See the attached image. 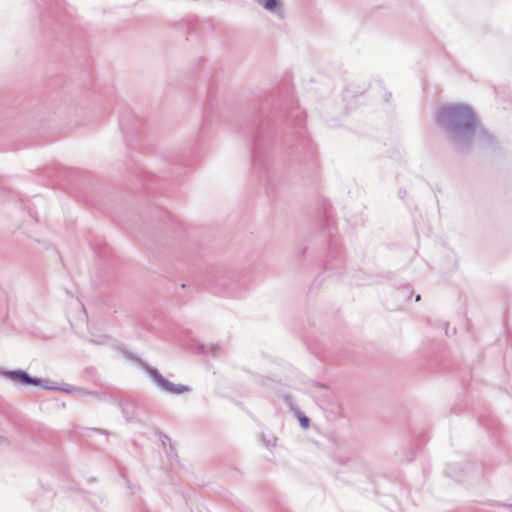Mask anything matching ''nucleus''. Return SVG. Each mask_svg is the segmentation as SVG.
<instances>
[{"label":"nucleus","instance_id":"nucleus-1","mask_svg":"<svg viewBox=\"0 0 512 512\" xmlns=\"http://www.w3.org/2000/svg\"><path fill=\"white\" fill-rule=\"evenodd\" d=\"M440 121L447 127L456 130L458 128H471L475 124L472 110L467 106L456 105L441 109Z\"/></svg>","mask_w":512,"mask_h":512},{"label":"nucleus","instance_id":"nucleus-2","mask_svg":"<svg viewBox=\"0 0 512 512\" xmlns=\"http://www.w3.org/2000/svg\"><path fill=\"white\" fill-rule=\"evenodd\" d=\"M160 384L167 391L172 392V393H176V394L184 393V392L189 390V388L184 386V385H174V384H171V383H169V382H167L165 380H161Z\"/></svg>","mask_w":512,"mask_h":512},{"label":"nucleus","instance_id":"nucleus-3","mask_svg":"<svg viewBox=\"0 0 512 512\" xmlns=\"http://www.w3.org/2000/svg\"><path fill=\"white\" fill-rule=\"evenodd\" d=\"M263 5L268 10H274L277 6V0H262Z\"/></svg>","mask_w":512,"mask_h":512},{"label":"nucleus","instance_id":"nucleus-4","mask_svg":"<svg viewBox=\"0 0 512 512\" xmlns=\"http://www.w3.org/2000/svg\"><path fill=\"white\" fill-rule=\"evenodd\" d=\"M300 423L302 427L306 429L309 426V419L307 417H302L300 418Z\"/></svg>","mask_w":512,"mask_h":512}]
</instances>
